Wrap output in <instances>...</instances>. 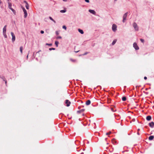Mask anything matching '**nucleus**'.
Instances as JSON below:
<instances>
[{"label":"nucleus","instance_id":"nucleus-24","mask_svg":"<svg viewBox=\"0 0 154 154\" xmlns=\"http://www.w3.org/2000/svg\"><path fill=\"white\" fill-rule=\"evenodd\" d=\"M66 11V10H62L60 11V12L61 13H65Z\"/></svg>","mask_w":154,"mask_h":154},{"label":"nucleus","instance_id":"nucleus-41","mask_svg":"<svg viewBox=\"0 0 154 154\" xmlns=\"http://www.w3.org/2000/svg\"><path fill=\"white\" fill-rule=\"evenodd\" d=\"M147 79V77H146V76H145V77H144V79L145 80H146V79Z\"/></svg>","mask_w":154,"mask_h":154},{"label":"nucleus","instance_id":"nucleus-39","mask_svg":"<svg viewBox=\"0 0 154 154\" xmlns=\"http://www.w3.org/2000/svg\"><path fill=\"white\" fill-rule=\"evenodd\" d=\"M85 1L88 3H89V0H85Z\"/></svg>","mask_w":154,"mask_h":154},{"label":"nucleus","instance_id":"nucleus-37","mask_svg":"<svg viewBox=\"0 0 154 154\" xmlns=\"http://www.w3.org/2000/svg\"><path fill=\"white\" fill-rule=\"evenodd\" d=\"M135 119H132V121L133 122H134L135 121Z\"/></svg>","mask_w":154,"mask_h":154},{"label":"nucleus","instance_id":"nucleus-43","mask_svg":"<svg viewBox=\"0 0 154 154\" xmlns=\"http://www.w3.org/2000/svg\"><path fill=\"white\" fill-rule=\"evenodd\" d=\"M29 55V53L27 55V57H26V58H27V59L28 58Z\"/></svg>","mask_w":154,"mask_h":154},{"label":"nucleus","instance_id":"nucleus-25","mask_svg":"<svg viewBox=\"0 0 154 154\" xmlns=\"http://www.w3.org/2000/svg\"><path fill=\"white\" fill-rule=\"evenodd\" d=\"M84 110H85V109H82L78 111V112H82L84 111Z\"/></svg>","mask_w":154,"mask_h":154},{"label":"nucleus","instance_id":"nucleus-16","mask_svg":"<svg viewBox=\"0 0 154 154\" xmlns=\"http://www.w3.org/2000/svg\"><path fill=\"white\" fill-rule=\"evenodd\" d=\"M70 60L72 62H76V60L75 59H72V58H70Z\"/></svg>","mask_w":154,"mask_h":154},{"label":"nucleus","instance_id":"nucleus-34","mask_svg":"<svg viewBox=\"0 0 154 154\" xmlns=\"http://www.w3.org/2000/svg\"><path fill=\"white\" fill-rule=\"evenodd\" d=\"M56 33L57 35H58L59 34V33L58 31H56Z\"/></svg>","mask_w":154,"mask_h":154},{"label":"nucleus","instance_id":"nucleus-4","mask_svg":"<svg viewBox=\"0 0 154 154\" xmlns=\"http://www.w3.org/2000/svg\"><path fill=\"white\" fill-rule=\"evenodd\" d=\"M112 29L114 32H115L117 30V26L115 24L112 25Z\"/></svg>","mask_w":154,"mask_h":154},{"label":"nucleus","instance_id":"nucleus-19","mask_svg":"<svg viewBox=\"0 0 154 154\" xmlns=\"http://www.w3.org/2000/svg\"><path fill=\"white\" fill-rule=\"evenodd\" d=\"M122 100L123 101H125L126 100V98L125 97H123L122 98Z\"/></svg>","mask_w":154,"mask_h":154},{"label":"nucleus","instance_id":"nucleus-44","mask_svg":"<svg viewBox=\"0 0 154 154\" xmlns=\"http://www.w3.org/2000/svg\"><path fill=\"white\" fill-rule=\"evenodd\" d=\"M23 2L25 3H26L27 2L26 1H25V0Z\"/></svg>","mask_w":154,"mask_h":154},{"label":"nucleus","instance_id":"nucleus-49","mask_svg":"<svg viewBox=\"0 0 154 154\" xmlns=\"http://www.w3.org/2000/svg\"><path fill=\"white\" fill-rule=\"evenodd\" d=\"M140 129H138L137 130L138 132H139V131H140Z\"/></svg>","mask_w":154,"mask_h":154},{"label":"nucleus","instance_id":"nucleus-13","mask_svg":"<svg viewBox=\"0 0 154 154\" xmlns=\"http://www.w3.org/2000/svg\"><path fill=\"white\" fill-rule=\"evenodd\" d=\"M91 102V101L89 100H88L86 102V104L87 105H89L90 104Z\"/></svg>","mask_w":154,"mask_h":154},{"label":"nucleus","instance_id":"nucleus-14","mask_svg":"<svg viewBox=\"0 0 154 154\" xmlns=\"http://www.w3.org/2000/svg\"><path fill=\"white\" fill-rule=\"evenodd\" d=\"M8 7L9 9H10L11 8H11V6H12V4L11 3L9 2H8Z\"/></svg>","mask_w":154,"mask_h":154},{"label":"nucleus","instance_id":"nucleus-35","mask_svg":"<svg viewBox=\"0 0 154 154\" xmlns=\"http://www.w3.org/2000/svg\"><path fill=\"white\" fill-rule=\"evenodd\" d=\"M49 19L52 21L53 20H54V19L51 17H49Z\"/></svg>","mask_w":154,"mask_h":154},{"label":"nucleus","instance_id":"nucleus-48","mask_svg":"<svg viewBox=\"0 0 154 154\" xmlns=\"http://www.w3.org/2000/svg\"><path fill=\"white\" fill-rule=\"evenodd\" d=\"M87 54V53H85L84 54H83V55H85Z\"/></svg>","mask_w":154,"mask_h":154},{"label":"nucleus","instance_id":"nucleus-12","mask_svg":"<svg viewBox=\"0 0 154 154\" xmlns=\"http://www.w3.org/2000/svg\"><path fill=\"white\" fill-rule=\"evenodd\" d=\"M154 138L153 136H151L149 137V140H152L154 139Z\"/></svg>","mask_w":154,"mask_h":154},{"label":"nucleus","instance_id":"nucleus-2","mask_svg":"<svg viewBox=\"0 0 154 154\" xmlns=\"http://www.w3.org/2000/svg\"><path fill=\"white\" fill-rule=\"evenodd\" d=\"M133 26L136 30L138 31V27L136 23L134 22L133 23Z\"/></svg>","mask_w":154,"mask_h":154},{"label":"nucleus","instance_id":"nucleus-1","mask_svg":"<svg viewBox=\"0 0 154 154\" xmlns=\"http://www.w3.org/2000/svg\"><path fill=\"white\" fill-rule=\"evenodd\" d=\"M20 6H21V8L23 9V11L24 12V18H25L27 16V11L24 8V7H23V6L22 5H21Z\"/></svg>","mask_w":154,"mask_h":154},{"label":"nucleus","instance_id":"nucleus-32","mask_svg":"<svg viewBox=\"0 0 154 154\" xmlns=\"http://www.w3.org/2000/svg\"><path fill=\"white\" fill-rule=\"evenodd\" d=\"M63 29H65V30H66V26H63Z\"/></svg>","mask_w":154,"mask_h":154},{"label":"nucleus","instance_id":"nucleus-40","mask_svg":"<svg viewBox=\"0 0 154 154\" xmlns=\"http://www.w3.org/2000/svg\"><path fill=\"white\" fill-rule=\"evenodd\" d=\"M41 33L42 34H43L44 33V31L43 30H41Z\"/></svg>","mask_w":154,"mask_h":154},{"label":"nucleus","instance_id":"nucleus-53","mask_svg":"<svg viewBox=\"0 0 154 154\" xmlns=\"http://www.w3.org/2000/svg\"><path fill=\"white\" fill-rule=\"evenodd\" d=\"M115 1H116L117 0H115Z\"/></svg>","mask_w":154,"mask_h":154},{"label":"nucleus","instance_id":"nucleus-22","mask_svg":"<svg viewBox=\"0 0 154 154\" xmlns=\"http://www.w3.org/2000/svg\"><path fill=\"white\" fill-rule=\"evenodd\" d=\"M59 44V42H58L57 41H56L55 42V45H56V46L57 47H58V44Z\"/></svg>","mask_w":154,"mask_h":154},{"label":"nucleus","instance_id":"nucleus-51","mask_svg":"<svg viewBox=\"0 0 154 154\" xmlns=\"http://www.w3.org/2000/svg\"><path fill=\"white\" fill-rule=\"evenodd\" d=\"M7 1L9 2V0H7Z\"/></svg>","mask_w":154,"mask_h":154},{"label":"nucleus","instance_id":"nucleus-52","mask_svg":"<svg viewBox=\"0 0 154 154\" xmlns=\"http://www.w3.org/2000/svg\"><path fill=\"white\" fill-rule=\"evenodd\" d=\"M2 2L1 1V0H0V4Z\"/></svg>","mask_w":154,"mask_h":154},{"label":"nucleus","instance_id":"nucleus-7","mask_svg":"<svg viewBox=\"0 0 154 154\" xmlns=\"http://www.w3.org/2000/svg\"><path fill=\"white\" fill-rule=\"evenodd\" d=\"M65 103L66 104V106H70L71 103L68 100H66Z\"/></svg>","mask_w":154,"mask_h":154},{"label":"nucleus","instance_id":"nucleus-45","mask_svg":"<svg viewBox=\"0 0 154 154\" xmlns=\"http://www.w3.org/2000/svg\"><path fill=\"white\" fill-rule=\"evenodd\" d=\"M79 51H75V53H77V52H78Z\"/></svg>","mask_w":154,"mask_h":154},{"label":"nucleus","instance_id":"nucleus-18","mask_svg":"<svg viewBox=\"0 0 154 154\" xmlns=\"http://www.w3.org/2000/svg\"><path fill=\"white\" fill-rule=\"evenodd\" d=\"M10 9L13 12V13H14V14H16V11H15L14 9H13L12 8H11Z\"/></svg>","mask_w":154,"mask_h":154},{"label":"nucleus","instance_id":"nucleus-5","mask_svg":"<svg viewBox=\"0 0 154 154\" xmlns=\"http://www.w3.org/2000/svg\"><path fill=\"white\" fill-rule=\"evenodd\" d=\"M128 14V13L126 12V13H125L123 16V22H124L126 20V17L127 16Z\"/></svg>","mask_w":154,"mask_h":154},{"label":"nucleus","instance_id":"nucleus-46","mask_svg":"<svg viewBox=\"0 0 154 154\" xmlns=\"http://www.w3.org/2000/svg\"><path fill=\"white\" fill-rule=\"evenodd\" d=\"M137 134L138 135H139L140 134H139V132H137Z\"/></svg>","mask_w":154,"mask_h":154},{"label":"nucleus","instance_id":"nucleus-10","mask_svg":"<svg viewBox=\"0 0 154 154\" xmlns=\"http://www.w3.org/2000/svg\"><path fill=\"white\" fill-rule=\"evenodd\" d=\"M6 27H7V26L6 25H5L3 28V32H4L5 33V32H6Z\"/></svg>","mask_w":154,"mask_h":154},{"label":"nucleus","instance_id":"nucleus-26","mask_svg":"<svg viewBox=\"0 0 154 154\" xmlns=\"http://www.w3.org/2000/svg\"><path fill=\"white\" fill-rule=\"evenodd\" d=\"M111 133V131H109V132L107 133L106 134V135H108L110 134Z\"/></svg>","mask_w":154,"mask_h":154},{"label":"nucleus","instance_id":"nucleus-47","mask_svg":"<svg viewBox=\"0 0 154 154\" xmlns=\"http://www.w3.org/2000/svg\"><path fill=\"white\" fill-rule=\"evenodd\" d=\"M52 21H53L54 23H56L55 21L54 20Z\"/></svg>","mask_w":154,"mask_h":154},{"label":"nucleus","instance_id":"nucleus-50","mask_svg":"<svg viewBox=\"0 0 154 154\" xmlns=\"http://www.w3.org/2000/svg\"><path fill=\"white\" fill-rule=\"evenodd\" d=\"M63 1H64V2H66L67 1V0H63Z\"/></svg>","mask_w":154,"mask_h":154},{"label":"nucleus","instance_id":"nucleus-31","mask_svg":"<svg viewBox=\"0 0 154 154\" xmlns=\"http://www.w3.org/2000/svg\"><path fill=\"white\" fill-rule=\"evenodd\" d=\"M3 81H5V84H6V85H7V80H6V79H5Z\"/></svg>","mask_w":154,"mask_h":154},{"label":"nucleus","instance_id":"nucleus-42","mask_svg":"<svg viewBox=\"0 0 154 154\" xmlns=\"http://www.w3.org/2000/svg\"><path fill=\"white\" fill-rule=\"evenodd\" d=\"M26 5H25V6H28L29 5H28V2H27L26 3Z\"/></svg>","mask_w":154,"mask_h":154},{"label":"nucleus","instance_id":"nucleus-38","mask_svg":"<svg viewBox=\"0 0 154 154\" xmlns=\"http://www.w3.org/2000/svg\"><path fill=\"white\" fill-rule=\"evenodd\" d=\"M25 6L26 7V8L27 9H29V5H28V6Z\"/></svg>","mask_w":154,"mask_h":154},{"label":"nucleus","instance_id":"nucleus-30","mask_svg":"<svg viewBox=\"0 0 154 154\" xmlns=\"http://www.w3.org/2000/svg\"><path fill=\"white\" fill-rule=\"evenodd\" d=\"M49 50L50 51H51L52 50H55V48H50L49 49Z\"/></svg>","mask_w":154,"mask_h":154},{"label":"nucleus","instance_id":"nucleus-36","mask_svg":"<svg viewBox=\"0 0 154 154\" xmlns=\"http://www.w3.org/2000/svg\"><path fill=\"white\" fill-rule=\"evenodd\" d=\"M61 38L62 37L61 36H58L57 37V39H61Z\"/></svg>","mask_w":154,"mask_h":154},{"label":"nucleus","instance_id":"nucleus-29","mask_svg":"<svg viewBox=\"0 0 154 154\" xmlns=\"http://www.w3.org/2000/svg\"><path fill=\"white\" fill-rule=\"evenodd\" d=\"M140 40L141 42H142V43H144V40L143 39L141 38V39H140Z\"/></svg>","mask_w":154,"mask_h":154},{"label":"nucleus","instance_id":"nucleus-21","mask_svg":"<svg viewBox=\"0 0 154 154\" xmlns=\"http://www.w3.org/2000/svg\"><path fill=\"white\" fill-rule=\"evenodd\" d=\"M3 35L4 36V37L5 38H7V36L6 34V32H3Z\"/></svg>","mask_w":154,"mask_h":154},{"label":"nucleus","instance_id":"nucleus-11","mask_svg":"<svg viewBox=\"0 0 154 154\" xmlns=\"http://www.w3.org/2000/svg\"><path fill=\"white\" fill-rule=\"evenodd\" d=\"M151 118V117L150 116H148L146 117V119L148 121H150Z\"/></svg>","mask_w":154,"mask_h":154},{"label":"nucleus","instance_id":"nucleus-33","mask_svg":"<svg viewBox=\"0 0 154 154\" xmlns=\"http://www.w3.org/2000/svg\"><path fill=\"white\" fill-rule=\"evenodd\" d=\"M46 45H49V46H51L52 45V44H51L47 43L46 44Z\"/></svg>","mask_w":154,"mask_h":154},{"label":"nucleus","instance_id":"nucleus-3","mask_svg":"<svg viewBox=\"0 0 154 154\" xmlns=\"http://www.w3.org/2000/svg\"><path fill=\"white\" fill-rule=\"evenodd\" d=\"M11 34L12 36V42H13L15 40V36L14 34L12 32H11Z\"/></svg>","mask_w":154,"mask_h":154},{"label":"nucleus","instance_id":"nucleus-28","mask_svg":"<svg viewBox=\"0 0 154 154\" xmlns=\"http://www.w3.org/2000/svg\"><path fill=\"white\" fill-rule=\"evenodd\" d=\"M111 100L110 99H109V98L108 99V103H110Z\"/></svg>","mask_w":154,"mask_h":154},{"label":"nucleus","instance_id":"nucleus-6","mask_svg":"<svg viewBox=\"0 0 154 154\" xmlns=\"http://www.w3.org/2000/svg\"><path fill=\"white\" fill-rule=\"evenodd\" d=\"M133 47L136 50H137L139 49V48L136 42L134 43Z\"/></svg>","mask_w":154,"mask_h":154},{"label":"nucleus","instance_id":"nucleus-27","mask_svg":"<svg viewBox=\"0 0 154 154\" xmlns=\"http://www.w3.org/2000/svg\"><path fill=\"white\" fill-rule=\"evenodd\" d=\"M111 110L113 112H115L116 111V109L114 110V108H111Z\"/></svg>","mask_w":154,"mask_h":154},{"label":"nucleus","instance_id":"nucleus-23","mask_svg":"<svg viewBox=\"0 0 154 154\" xmlns=\"http://www.w3.org/2000/svg\"><path fill=\"white\" fill-rule=\"evenodd\" d=\"M20 51L21 53H22L23 52V47L22 46H21L20 47Z\"/></svg>","mask_w":154,"mask_h":154},{"label":"nucleus","instance_id":"nucleus-9","mask_svg":"<svg viewBox=\"0 0 154 154\" xmlns=\"http://www.w3.org/2000/svg\"><path fill=\"white\" fill-rule=\"evenodd\" d=\"M89 11L91 13L93 14H94V15H95V14H96L95 11H94V10H89Z\"/></svg>","mask_w":154,"mask_h":154},{"label":"nucleus","instance_id":"nucleus-20","mask_svg":"<svg viewBox=\"0 0 154 154\" xmlns=\"http://www.w3.org/2000/svg\"><path fill=\"white\" fill-rule=\"evenodd\" d=\"M116 41H117V40L116 39L114 40L113 41V42H112V45H114L115 44V43H116Z\"/></svg>","mask_w":154,"mask_h":154},{"label":"nucleus","instance_id":"nucleus-8","mask_svg":"<svg viewBox=\"0 0 154 154\" xmlns=\"http://www.w3.org/2000/svg\"><path fill=\"white\" fill-rule=\"evenodd\" d=\"M149 125L151 128H153L154 125V122H151L149 123Z\"/></svg>","mask_w":154,"mask_h":154},{"label":"nucleus","instance_id":"nucleus-15","mask_svg":"<svg viewBox=\"0 0 154 154\" xmlns=\"http://www.w3.org/2000/svg\"><path fill=\"white\" fill-rule=\"evenodd\" d=\"M0 78L2 79L3 81L4 80L6 79L5 76L2 75H0Z\"/></svg>","mask_w":154,"mask_h":154},{"label":"nucleus","instance_id":"nucleus-17","mask_svg":"<svg viewBox=\"0 0 154 154\" xmlns=\"http://www.w3.org/2000/svg\"><path fill=\"white\" fill-rule=\"evenodd\" d=\"M78 31L79 32H80L81 34H83L84 33V32L82 30L79 29Z\"/></svg>","mask_w":154,"mask_h":154}]
</instances>
